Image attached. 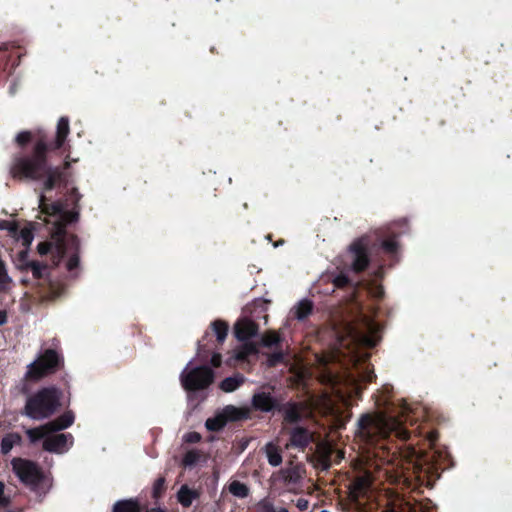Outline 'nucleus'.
<instances>
[{"mask_svg":"<svg viewBox=\"0 0 512 512\" xmlns=\"http://www.w3.org/2000/svg\"><path fill=\"white\" fill-rule=\"evenodd\" d=\"M69 133V119L65 116L58 120L54 139L43 130L19 132L14 139L19 151L12 155L9 167L11 177L18 181L41 183L44 192L58 187L67 188L70 161L65 160L62 165L53 166L49 153L61 149Z\"/></svg>","mask_w":512,"mask_h":512,"instance_id":"1","label":"nucleus"},{"mask_svg":"<svg viewBox=\"0 0 512 512\" xmlns=\"http://www.w3.org/2000/svg\"><path fill=\"white\" fill-rule=\"evenodd\" d=\"M53 241L40 242L37 251L41 256L50 255L52 267H58L62 260L68 256L66 269L69 272L79 268L80 265V240L75 234H67L64 229H59L53 235Z\"/></svg>","mask_w":512,"mask_h":512,"instance_id":"2","label":"nucleus"},{"mask_svg":"<svg viewBox=\"0 0 512 512\" xmlns=\"http://www.w3.org/2000/svg\"><path fill=\"white\" fill-rule=\"evenodd\" d=\"M72 424V418H64L61 424H47L37 428L28 429L26 431L31 442H36L43 439V448L48 452L64 453L69 449L72 444L71 435L67 434H52V431L67 428Z\"/></svg>","mask_w":512,"mask_h":512,"instance_id":"3","label":"nucleus"},{"mask_svg":"<svg viewBox=\"0 0 512 512\" xmlns=\"http://www.w3.org/2000/svg\"><path fill=\"white\" fill-rule=\"evenodd\" d=\"M63 392L49 386L39 389L27 399L25 411L27 416H52L61 407Z\"/></svg>","mask_w":512,"mask_h":512,"instance_id":"4","label":"nucleus"},{"mask_svg":"<svg viewBox=\"0 0 512 512\" xmlns=\"http://www.w3.org/2000/svg\"><path fill=\"white\" fill-rule=\"evenodd\" d=\"M63 365V356L55 349L48 348L34 362L28 365L25 379L39 381L48 375L56 373Z\"/></svg>","mask_w":512,"mask_h":512,"instance_id":"5","label":"nucleus"},{"mask_svg":"<svg viewBox=\"0 0 512 512\" xmlns=\"http://www.w3.org/2000/svg\"><path fill=\"white\" fill-rule=\"evenodd\" d=\"M215 374L210 366L202 365L184 370L180 375L183 388L188 392L204 390L214 382Z\"/></svg>","mask_w":512,"mask_h":512,"instance_id":"6","label":"nucleus"},{"mask_svg":"<svg viewBox=\"0 0 512 512\" xmlns=\"http://www.w3.org/2000/svg\"><path fill=\"white\" fill-rule=\"evenodd\" d=\"M212 332L206 331L198 341V355L202 361L207 360L206 353L221 346L227 338L229 325L227 322L217 319L210 324Z\"/></svg>","mask_w":512,"mask_h":512,"instance_id":"7","label":"nucleus"},{"mask_svg":"<svg viewBox=\"0 0 512 512\" xmlns=\"http://www.w3.org/2000/svg\"><path fill=\"white\" fill-rule=\"evenodd\" d=\"M11 467L16 477L26 486L36 487L44 479V474L37 463L24 459V458H13L11 460Z\"/></svg>","mask_w":512,"mask_h":512,"instance_id":"8","label":"nucleus"},{"mask_svg":"<svg viewBox=\"0 0 512 512\" xmlns=\"http://www.w3.org/2000/svg\"><path fill=\"white\" fill-rule=\"evenodd\" d=\"M369 245L370 240L368 236H362L350 244L349 251L352 255L351 268L355 273H361L368 268L370 264Z\"/></svg>","mask_w":512,"mask_h":512,"instance_id":"9","label":"nucleus"},{"mask_svg":"<svg viewBox=\"0 0 512 512\" xmlns=\"http://www.w3.org/2000/svg\"><path fill=\"white\" fill-rule=\"evenodd\" d=\"M316 466L327 470L332 464L339 463L344 458L342 450H334L327 441L318 443L315 455Z\"/></svg>","mask_w":512,"mask_h":512,"instance_id":"10","label":"nucleus"},{"mask_svg":"<svg viewBox=\"0 0 512 512\" xmlns=\"http://www.w3.org/2000/svg\"><path fill=\"white\" fill-rule=\"evenodd\" d=\"M258 353V348L255 343L245 342L238 346L226 360V364L230 367L236 366L240 362H245L252 355Z\"/></svg>","mask_w":512,"mask_h":512,"instance_id":"11","label":"nucleus"},{"mask_svg":"<svg viewBox=\"0 0 512 512\" xmlns=\"http://www.w3.org/2000/svg\"><path fill=\"white\" fill-rule=\"evenodd\" d=\"M400 233L394 231L392 228H388L386 232L382 233L378 237L379 248L389 256H395L399 250L398 237Z\"/></svg>","mask_w":512,"mask_h":512,"instance_id":"12","label":"nucleus"},{"mask_svg":"<svg viewBox=\"0 0 512 512\" xmlns=\"http://www.w3.org/2000/svg\"><path fill=\"white\" fill-rule=\"evenodd\" d=\"M259 325L250 319L244 318L236 322L234 326L235 337L239 341H246L258 334Z\"/></svg>","mask_w":512,"mask_h":512,"instance_id":"13","label":"nucleus"},{"mask_svg":"<svg viewBox=\"0 0 512 512\" xmlns=\"http://www.w3.org/2000/svg\"><path fill=\"white\" fill-rule=\"evenodd\" d=\"M252 406L261 412H272L279 407V402L270 393L259 392L253 395Z\"/></svg>","mask_w":512,"mask_h":512,"instance_id":"14","label":"nucleus"},{"mask_svg":"<svg viewBox=\"0 0 512 512\" xmlns=\"http://www.w3.org/2000/svg\"><path fill=\"white\" fill-rule=\"evenodd\" d=\"M370 484L371 478L369 474L357 477L349 486L351 499L357 500L359 497L364 495Z\"/></svg>","mask_w":512,"mask_h":512,"instance_id":"15","label":"nucleus"},{"mask_svg":"<svg viewBox=\"0 0 512 512\" xmlns=\"http://www.w3.org/2000/svg\"><path fill=\"white\" fill-rule=\"evenodd\" d=\"M304 470L299 465H292L279 471V477L285 484H296L303 478Z\"/></svg>","mask_w":512,"mask_h":512,"instance_id":"16","label":"nucleus"},{"mask_svg":"<svg viewBox=\"0 0 512 512\" xmlns=\"http://www.w3.org/2000/svg\"><path fill=\"white\" fill-rule=\"evenodd\" d=\"M25 266V272L31 271L35 280L46 279L50 274V270L53 268L52 265L35 260L25 264Z\"/></svg>","mask_w":512,"mask_h":512,"instance_id":"17","label":"nucleus"},{"mask_svg":"<svg viewBox=\"0 0 512 512\" xmlns=\"http://www.w3.org/2000/svg\"><path fill=\"white\" fill-rule=\"evenodd\" d=\"M313 309V302L308 299H303L292 310L293 316L299 321H304L312 314Z\"/></svg>","mask_w":512,"mask_h":512,"instance_id":"18","label":"nucleus"},{"mask_svg":"<svg viewBox=\"0 0 512 512\" xmlns=\"http://www.w3.org/2000/svg\"><path fill=\"white\" fill-rule=\"evenodd\" d=\"M197 498H199V492L189 488L187 485L181 486L177 493V500L184 507H189Z\"/></svg>","mask_w":512,"mask_h":512,"instance_id":"19","label":"nucleus"},{"mask_svg":"<svg viewBox=\"0 0 512 512\" xmlns=\"http://www.w3.org/2000/svg\"><path fill=\"white\" fill-rule=\"evenodd\" d=\"M312 440V433L297 427L291 432V443L295 446H305Z\"/></svg>","mask_w":512,"mask_h":512,"instance_id":"20","label":"nucleus"},{"mask_svg":"<svg viewBox=\"0 0 512 512\" xmlns=\"http://www.w3.org/2000/svg\"><path fill=\"white\" fill-rule=\"evenodd\" d=\"M244 377L241 374H236L231 377H227L220 383V388L224 392H233L244 383Z\"/></svg>","mask_w":512,"mask_h":512,"instance_id":"21","label":"nucleus"},{"mask_svg":"<svg viewBox=\"0 0 512 512\" xmlns=\"http://www.w3.org/2000/svg\"><path fill=\"white\" fill-rule=\"evenodd\" d=\"M113 512H140V505L133 499L118 501L113 506Z\"/></svg>","mask_w":512,"mask_h":512,"instance_id":"22","label":"nucleus"},{"mask_svg":"<svg viewBox=\"0 0 512 512\" xmlns=\"http://www.w3.org/2000/svg\"><path fill=\"white\" fill-rule=\"evenodd\" d=\"M265 452L270 465L276 467L282 463V456L277 446L269 443L265 446Z\"/></svg>","mask_w":512,"mask_h":512,"instance_id":"23","label":"nucleus"},{"mask_svg":"<svg viewBox=\"0 0 512 512\" xmlns=\"http://www.w3.org/2000/svg\"><path fill=\"white\" fill-rule=\"evenodd\" d=\"M228 490L237 498H246L249 495V487L238 480L230 482Z\"/></svg>","mask_w":512,"mask_h":512,"instance_id":"24","label":"nucleus"},{"mask_svg":"<svg viewBox=\"0 0 512 512\" xmlns=\"http://www.w3.org/2000/svg\"><path fill=\"white\" fill-rule=\"evenodd\" d=\"M281 342H282L281 336L275 331H269V332L265 333L261 338V344L264 347H268V348H272V347L279 348V347H281Z\"/></svg>","mask_w":512,"mask_h":512,"instance_id":"25","label":"nucleus"},{"mask_svg":"<svg viewBox=\"0 0 512 512\" xmlns=\"http://www.w3.org/2000/svg\"><path fill=\"white\" fill-rule=\"evenodd\" d=\"M11 284L12 278L8 274L6 263L0 257V293L8 291Z\"/></svg>","mask_w":512,"mask_h":512,"instance_id":"26","label":"nucleus"},{"mask_svg":"<svg viewBox=\"0 0 512 512\" xmlns=\"http://www.w3.org/2000/svg\"><path fill=\"white\" fill-rule=\"evenodd\" d=\"M21 437L18 434H8L2 439L1 451L3 454L9 453L15 445L20 444Z\"/></svg>","mask_w":512,"mask_h":512,"instance_id":"27","label":"nucleus"},{"mask_svg":"<svg viewBox=\"0 0 512 512\" xmlns=\"http://www.w3.org/2000/svg\"><path fill=\"white\" fill-rule=\"evenodd\" d=\"M46 201H47L46 196L41 194L40 198H39V205L43 212H45L47 214H54L60 210L59 204H57V203L47 204Z\"/></svg>","mask_w":512,"mask_h":512,"instance_id":"28","label":"nucleus"},{"mask_svg":"<svg viewBox=\"0 0 512 512\" xmlns=\"http://www.w3.org/2000/svg\"><path fill=\"white\" fill-rule=\"evenodd\" d=\"M284 352L281 347L277 348V351L268 355L267 365L269 367H275L284 361Z\"/></svg>","mask_w":512,"mask_h":512,"instance_id":"29","label":"nucleus"},{"mask_svg":"<svg viewBox=\"0 0 512 512\" xmlns=\"http://www.w3.org/2000/svg\"><path fill=\"white\" fill-rule=\"evenodd\" d=\"M227 418H207L205 426L210 431H219L226 425Z\"/></svg>","mask_w":512,"mask_h":512,"instance_id":"30","label":"nucleus"},{"mask_svg":"<svg viewBox=\"0 0 512 512\" xmlns=\"http://www.w3.org/2000/svg\"><path fill=\"white\" fill-rule=\"evenodd\" d=\"M333 285L338 289H344L346 287L352 286L351 279L343 273L336 275L332 280Z\"/></svg>","mask_w":512,"mask_h":512,"instance_id":"31","label":"nucleus"},{"mask_svg":"<svg viewBox=\"0 0 512 512\" xmlns=\"http://www.w3.org/2000/svg\"><path fill=\"white\" fill-rule=\"evenodd\" d=\"M9 61L8 44L4 43L0 46V72L7 68Z\"/></svg>","mask_w":512,"mask_h":512,"instance_id":"32","label":"nucleus"},{"mask_svg":"<svg viewBox=\"0 0 512 512\" xmlns=\"http://www.w3.org/2000/svg\"><path fill=\"white\" fill-rule=\"evenodd\" d=\"M19 236L24 246H30L34 239L33 230L29 227H24L20 230Z\"/></svg>","mask_w":512,"mask_h":512,"instance_id":"33","label":"nucleus"},{"mask_svg":"<svg viewBox=\"0 0 512 512\" xmlns=\"http://www.w3.org/2000/svg\"><path fill=\"white\" fill-rule=\"evenodd\" d=\"M28 256H29L28 250H23V251L19 252V254H18L17 267L22 273H25V269H26L25 264L31 263L33 261V260H29Z\"/></svg>","mask_w":512,"mask_h":512,"instance_id":"34","label":"nucleus"},{"mask_svg":"<svg viewBox=\"0 0 512 512\" xmlns=\"http://www.w3.org/2000/svg\"><path fill=\"white\" fill-rule=\"evenodd\" d=\"M200 459V453L196 450H190L188 451L184 458H183V464L185 466H191L195 464Z\"/></svg>","mask_w":512,"mask_h":512,"instance_id":"35","label":"nucleus"},{"mask_svg":"<svg viewBox=\"0 0 512 512\" xmlns=\"http://www.w3.org/2000/svg\"><path fill=\"white\" fill-rule=\"evenodd\" d=\"M325 411L322 412L319 416H343L341 413L334 410V404L332 403V400L328 397L325 399Z\"/></svg>","mask_w":512,"mask_h":512,"instance_id":"36","label":"nucleus"},{"mask_svg":"<svg viewBox=\"0 0 512 512\" xmlns=\"http://www.w3.org/2000/svg\"><path fill=\"white\" fill-rule=\"evenodd\" d=\"M214 416H249L247 413L239 412L236 408L232 406H227L223 412L215 413Z\"/></svg>","mask_w":512,"mask_h":512,"instance_id":"37","label":"nucleus"},{"mask_svg":"<svg viewBox=\"0 0 512 512\" xmlns=\"http://www.w3.org/2000/svg\"><path fill=\"white\" fill-rule=\"evenodd\" d=\"M165 490V479L158 478L153 485V495L154 497H160L161 494Z\"/></svg>","mask_w":512,"mask_h":512,"instance_id":"38","label":"nucleus"},{"mask_svg":"<svg viewBox=\"0 0 512 512\" xmlns=\"http://www.w3.org/2000/svg\"><path fill=\"white\" fill-rule=\"evenodd\" d=\"M201 439L198 432H188L183 436V440L187 443H197Z\"/></svg>","mask_w":512,"mask_h":512,"instance_id":"39","label":"nucleus"},{"mask_svg":"<svg viewBox=\"0 0 512 512\" xmlns=\"http://www.w3.org/2000/svg\"><path fill=\"white\" fill-rule=\"evenodd\" d=\"M210 364L214 368L220 367L221 364H222V356H221V354L218 353V352H213V354L211 356V359H210Z\"/></svg>","mask_w":512,"mask_h":512,"instance_id":"40","label":"nucleus"},{"mask_svg":"<svg viewBox=\"0 0 512 512\" xmlns=\"http://www.w3.org/2000/svg\"><path fill=\"white\" fill-rule=\"evenodd\" d=\"M4 489V483L0 481V506H4L7 504V498L5 497Z\"/></svg>","mask_w":512,"mask_h":512,"instance_id":"41","label":"nucleus"},{"mask_svg":"<svg viewBox=\"0 0 512 512\" xmlns=\"http://www.w3.org/2000/svg\"><path fill=\"white\" fill-rule=\"evenodd\" d=\"M284 416H302L294 407L286 411ZM305 416H315L313 413L306 414Z\"/></svg>","mask_w":512,"mask_h":512,"instance_id":"42","label":"nucleus"},{"mask_svg":"<svg viewBox=\"0 0 512 512\" xmlns=\"http://www.w3.org/2000/svg\"><path fill=\"white\" fill-rule=\"evenodd\" d=\"M4 224L9 225L8 231L10 233L16 234L18 231V225L16 223H11L9 221H4Z\"/></svg>","mask_w":512,"mask_h":512,"instance_id":"43","label":"nucleus"},{"mask_svg":"<svg viewBox=\"0 0 512 512\" xmlns=\"http://www.w3.org/2000/svg\"><path fill=\"white\" fill-rule=\"evenodd\" d=\"M384 295L383 288L381 286H378L375 288L374 296L378 299H381Z\"/></svg>","mask_w":512,"mask_h":512,"instance_id":"44","label":"nucleus"},{"mask_svg":"<svg viewBox=\"0 0 512 512\" xmlns=\"http://www.w3.org/2000/svg\"><path fill=\"white\" fill-rule=\"evenodd\" d=\"M7 322V313L4 310H0V326Z\"/></svg>","mask_w":512,"mask_h":512,"instance_id":"45","label":"nucleus"},{"mask_svg":"<svg viewBox=\"0 0 512 512\" xmlns=\"http://www.w3.org/2000/svg\"><path fill=\"white\" fill-rule=\"evenodd\" d=\"M78 217H79V213H78V212H70V213L68 214V221H69V222L77 221V220H78Z\"/></svg>","mask_w":512,"mask_h":512,"instance_id":"46","label":"nucleus"},{"mask_svg":"<svg viewBox=\"0 0 512 512\" xmlns=\"http://www.w3.org/2000/svg\"><path fill=\"white\" fill-rule=\"evenodd\" d=\"M297 506L300 508V509H306L308 507V501L305 500V499H299L297 501Z\"/></svg>","mask_w":512,"mask_h":512,"instance_id":"47","label":"nucleus"},{"mask_svg":"<svg viewBox=\"0 0 512 512\" xmlns=\"http://www.w3.org/2000/svg\"><path fill=\"white\" fill-rule=\"evenodd\" d=\"M360 416H388L385 412H375V413H362Z\"/></svg>","mask_w":512,"mask_h":512,"instance_id":"48","label":"nucleus"},{"mask_svg":"<svg viewBox=\"0 0 512 512\" xmlns=\"http://www.w3.org/2000/svg\"><path fill=\"white\" fill-rule=\"evenodd\" d=\"M402 408H403L404 413H413L414 412V410L409 406V404L407 402L403 403Z\"/></svg>","mask_w":512,"mask_h":512,"instance_id":"49","label":"nucleus"},{"mask_svg":"<svg viewBox=\"0 0 512 512\" xmlns=\"http://www.w3.org/2000/svg\"><path fill=\"white\" fill-rule=\"evenodd\" d=\"M437 437H438L437 432H431V433L429 434V440H430V442H431V443H433L434 441H436Z\"/></svg>","mask_w":512,"mask_h":512,"instance_id":"50","label":"nucleus"},{"mask_svg":"<svg viewBox=\"0 0 512 512\" xmlns=\"http://www.w3.org/2000/svg\"><path fill=\"white\" fill-rule=\"evenodd\" d=\"M9 225L4 224V221L0 223V229H7L8 230Z\"/></svg>","mask_w":512,"mask_h":512,"instance_id":"51","label":"nucleus"},{"mask_svg":"<svg viewBox=\"0 0 512 512\" xmlns=\"http://www.w3.org/2000/svg\"><path fill=\"white\" fill-rule=\"evenodd\" d=\"M61 416L68 417V416H73V415L70 411H68V412H65L64 414H62Z\"/></svg>","mask_w":512,"mask_h":512,"instance_id":"52","label":"nucleus"},{"mask_svg":"<svg viewBox=\"0 0 512 512\" xmlns=\"http://www.w3.org/2000/svg\"><path fill=\"white\" fill-rule=\"evenodd\" d=\"M372 418H368V417H365V418H362V423L361 424H364L366 422H368V420H371Z\"/></svg>","mask_w":512,"mask_h":512,"instance_id":"53","label":"nucleus"},{"mask_svg":"<svg viewBox=\"0 0 512 512\" xmlns=\"http://www.w3.org/2000/svg\"><path fill=\"white\" fill-rule=\"evenodd\" d=\"M149 512H165V511H163V510H159V509H152V510H150Z\"/></svg>","mask_w":512,"mask_h":512,"instance_id":"54","label":"nucleus"},{"mask_svg":"<svg viewBox=\"0 0 512 512\" xmlns=\"http://www.w3.org/2000/svg\"><path fill=\"white\" fill-rule=\"evenodd\" d=\"M73 194L78 195V190L76 188L72 189Z\"/></svg>","mask_w":512,"mask_h":512,"instance_id":"55","label":"nucleus"},{"mask_svg":"<svg viewBox=\"0 0 512 512\" xmlns=\"http://www.w3.org/2000/svg\"><path fill=\"white\" fill-rule=\"evenodd\" d=\"M278 512H288V510L285 508H281Z\"/></svg>","mask_w":512,"mask_h":512,"instance_id":"56","label":"nucleus"},{"mask_svg":"<svg viewBox=\"0 0 512 512\" xmlns=\"http://www.w3.org/2000/svg\"><path fill=\"white\" fill-rule=\"evenodd\" d=\"M397 416L403 417V416H405V415H404V413H402V414H398Z\"/></svg>","mask_w":512,"mask_h":512,"instance_id":"57","label":"nucleus"}]
</instances>
